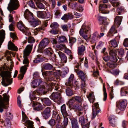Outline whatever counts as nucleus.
Wrapping results in <instances>:
<instances>
[{"instance_id":"obj_11","label":"nucleus","mask_w":128,"mask_h":128,"mask_svg":"<svg viewBox=\"0 0 128 128\" xmlns=\"http://www.w3.org/2000/svg\"><path fill=\"white\" fill-rule=\"evenodd\" d=\"M100 110L99 108V104L98 102L95 103L92 106V119L94 118L99 113Z\"/></svg>"},{"instance_id":"obj_2","label":"nucleus","mask_w":128,"mask_h":128,"mask_svg":"<svg viewBox=\"0 0 128 128\" xmlns=\"http://www.w3.org/2000/svg\"><path fill=\"white\" fill-rule=\"evenodd\" d=\"M3 98L0 95V112H2L3 111V108L6 109H7V107L5 106L8 104L9 97L8 95L5 93L3 94Z\"/></svg>"},{"instance_id":"obj_17","label":"nucleus","mask_w":128,"mask_h":128,"mask_svg":"<svg viewBox=\"0 0 128 128\" xmlns=\"http://www.w3.org/2000/svg\"><path fill=\"white\" fill-rule=\"evenodd\" d=\"M121 4L119 2L116 3V6H118L117 8L116 11L118 14L120 15L121 14H122L124 12H126V10L124 6H121Z\"/></svg>"},{"instance_id":"obj_41","label":"nucleus","mask_w":128,"mask_h":128,"mask_svg":"<svg viewBox=\"0 0 128 128\" xmlns=\"http://www.w3.org/2000/svg\"><path fill=\"white\" fill-rule=\"evenodd\" d=\"M73 108L78 111L83 110L82 106L80 105L74 104L73 106Z\"/></svg>"},{"instance_id":"obj_19","label":"nucleus","mask_w":128,"mask_h":128,"mask_svg":"<svg viewBox=\"0 0 128 128\" xmlns=\"http://www.w3.org/2000/svg\"><path fill=\"white\" fill-rule=\"evenodd\" d=\"M0 123L2 124H4V126L7 128L10 127V122L9 119L6 118L4 120H0Z\"/></svg>"},{"instance_id":"obj_13","label":"nucleus","mask_w":128,"mask_h":128,"mask_svg":"<svg viewBox=\"0 0 128 128\" xmlns=\"http://www.w3.org/2000/svg\"><path fill=\"white\" fill-rule=\"evenodd\" d=\"M51 108L50 107L46 108L42 113L43 118L45 119L48 118L50 116Z\"/></svg>"},{"instance_id":"obj_36","label":"nucleus","mask_w":128,"mask_h":128,"mask_svg":"<svg viewBox=\"0 0 128 128\" xmlns=\"http://www.w3.org/2000/svg\"><path fill=\"white\" fill-rule=\"evenodd\" d=\"M128 88L126 87H124L122 88L121 90V94L122 96H126V94L128 93Z\"/></svg>"},{"instance_id":"obj_28","label":"nucleus","mask_w":128,"mask_h":128,"mask_svg":"<svg viewBox=\"0 0 128 128\" xmlns=\"http://www.w3.org/2000/svg\"><path fill=\"white\" fill-rule=\"evenodd\" d=\"M54 79L53 77H51L50 76L49 78H46V80L48 81L47 82H43V84L44 86H46L45 88H46V86H50L51 83H52V82H50V81L53 80Z\"/></svg>"},{"instance_id":"obj_58","label":"nucleus","mask_w":128,"mask_h":128,"mask_svg":"<svg viewBox=\"0 0 128 128\" xmlns=\"http://www.w3.org/2000/svg\"><path fill=\"white\" fill-rule=\"evenodd\" d=\"M76 41V39L75 38H70L69 43L70 45L72 46Z\"/></svg>"},{"instance_id":"obj_4","label":"nucleus","mask_w":128,"mask_h":128,"mask_svg":"<svg viewBox=\"0 0 128 128\" xmlns=\"http://www.w3.org/2000/svg\"><path fill=\"white\" fill-rule=\"evenodd\" d=\"M19 7V4L17 0H10L8 4L7 9L10 13L14 14L15 12L13 11L16 10Z\"/></svg>"},{"instance_id":"obj_25","label":"nucleus","mask_w":128,"mask_h":128,"mask_svg":"<svg viewBox=\"0 0 128 128\" xmlns=\"http://www.w3.org/2000/svg\"><path fill=\"white\" fill-rule=\"evenodd\" d=\"M122 17L117 16L115 18L114 24H116L119 27L121 24V22L122 20Z\"/></svg>"},{"instance_id":"obj_34","label":"nucleus","mask_w":128,"mask_h":128,"mask_svg":"<svg viewBox=\"0 0 128 128\" xmlns=\"http://www.w3.org/2000/svg\"><path fill=\"white\" fill-rule=\"evenodd\" d=\"M45 28L43 26H41L37 28L34 30V32L35 35H36L38 34V32H42L44 30Z\"/></svg>"},{"instance_id":"obj_20","label":"nucleus","mask_w":128,"mask_h":128,"mask_svg":"<svg viewBox=\"0 0 128 128\" xmlns=\"http://www.w3.org/2000/svg\"><path fill=\"white\" fill-rule=\"evenodd\" d=\"M22 116L24 121L26 120V123L28 125L27 128H34L33 127L32 122L29 120H27V117L26 115L24 114Z\"/></svg>"},{"instance_id":"obj_49","label":"nucleus","mask_w":128,"mask_h":128,"mask_svg":"<svg viewBox=\"0 0 128 128\" xmlns=\"http://www.w3.org/2000/svg\"><path fill=\"white\" fill-rule=\"evenodd\" d=\"M115 62H109L107 63L108 65L109 66L110 68H114L116 67L117 64Z\"/></svg>"},{"instance_id":"obj_54","label":"nucleus","mask_w":128,"mask_h":128,"mask_svg":"<svg viewBox=\"0 0 128 128\" xmlns=\"http://www.w3.org/2000/svg\"><path fill=\"white\" fill-rule=\"evenodd\" d=\"M117 31L116 30L115 26L114 25L112 26L109 31V32L110 34H115L117 32Z\"/></svg>"},{"instance_id":"obj_43","label":"nucleus","mask_w":128,"mask_h":128,"mask_svg":"<svg viewBox=\"0 0 128 128\" xmlns=\"http://www.w3.org/2000/svg\"><path fill=\"white\" fill-rule=\"evenodd\" d=\"M28 66V65H25L22 66L20 69V72L22 74H25L27 69V67Z\"/></svg>"},{"instance_id":"obj_3","label":"nucleus","mask_w":128,"mask_h":128,"mask_svg":"<svg viewBox=\"0 0 128 128\" xmlns=\"http://www.w3.org/2000/svg\"><path fill=\"white\" fill-rule=\"evenodd\" d=\"M51 88H54V90H58L59 88V85L58 84L56 83H51L50 86H46V88H44L42 86H40L39 88V91L43 93L44 94H46L49 91V89Z\"/></svg>"},{"instance_id":"obj_42","label":"nucleus","mask_w":128,"mask_h":128,"mask_svg":"<svg viewBox=\"0 0 128 128\" xmlns=\"http://www.w3.org/2000/svg\"><path fill=\"white\" fill-rule=\"evenodd\" d=\"M67 40L66 38L64 36H60L59 37L58 41L60 42H66Z\"/></svg>"},{"instance_id":"obj_29","label":"nucleus","mask_w":128,"mask_h":128,"mask_svg":"<svg viewBox=\"0 0 128 128\" xmlns=\"http://www.w3.org/2000/svg\"><path fill=\"white\" fill-rule=\"evenodd\" d=\"M110 123L112 126H114L115 125V120L114 116V115H110L109 118Z\"/></svg>"},{"instance_id":"obj_53","label":"nucleus","mask_w":128,"mask_h":128,"mask_svg":"<svg viewBox=\"0 0 128 128\" xmlns=\"http://www.w3.org/2000/svg\"><path fill=\"white\" fill-rule=\"evenodd\" d=\"M92 38L94 40H96L99 38L98 34L97 32H95L92 34Z\"/></svg>"},{"instance_id":"obj_1","label":"nucleus","mask_w":128,"mask_h":128,"mask_svg":"<svg viewBox=\"0 0 128 128\" xmlns=\"http://www.w3.org/2000/svg\"><path fill=\"white\" fill-rule=\"evenodd\" d=\"M11 72L9 71H3L0 73V76L3 80L2 82V85L5 86L10 84L12 82V79H10Z\"/></svg>"},{"instance_id":"obj_30","label":"nucleus","mask_w":128,"mask_h":128,"mask_svg":"<svg viewBox=\"0 0 128 128\" xmlns=\"http://www.w3.org/2000/svg\"><path fill=\"white\" fill-rule=\"evenodd\" d=\"M44 52L46 54L50 56V59H52L51 56L53 54V51L50 48H47L44 50Z\"/></svg>"},{"instance_id":"obj_35","label":"nucleus","mask_w":128,"mask_h":128,"mask_svg":"<svg viewBox=\"0 0 128 128\" xmlns=\"http://www.w3.org/2000/svg\"><path fill=\"white\" fill-rule=\"evenodd\" d=\"M87 98H88V100L90 102H93L95 100V98L94 94L91 93H90Z\"/></svg>"},{"instance_id":"obj_44","label":"nucleus","mask_w":128,"mask_h":128,"mask_svg":"<svg viewBox=\"0 0 128 128\" xmlns=\"http://www.w3.org/2000/svg\"><path fill=\"white\" fill-rule=\"evenodd\" d=\"M105 85L104 84L103 85V90L104 91V98L103 100L105 101L107 98V94L106 92V90L105 87Z\"/></svg>"},{"instance_id":"obj_37","label":"nucleus","mask_w":128,"mask_h":128,"mask_svg":"<svg viewBox=\"0 0 128 128\" xmlns=\"http://www.w3.org/2000/svg\"><path fill=\"white\" fill-rule=\"evenodd\" d=\"M43 60V59L42 56L40 55H38L37 56L35 60H34V62L35 63H38L42 62Z\"/></svg>"},{"instance_id":"obj_64","label":"nucleus","mask_w":128,"mask_h":128,"mask_svg":"<svg viewBox=\"0 0 128 128\" xmlns=\"http://www.w3.org/2000/svg\"><path fill=\"white\" fill-rule=\"evenodd\" d=\"M103 18H104L102 17L99 16L98 18L99 21L102 22V24L104 25L107 24V23L106 22V23L104 21Z\"/></svg>"},{"instance_id":"obj_48","label":"nucleus","mask_w":128,"mask_h":128,"mask_svg":"<svg viewBox=\"0 0 128 128\" xmlns=\"http://www.w3.org/2000/svg\"><path fill=\"white\" fill-rule=\"evenodd\" d=\"M35 41V40L32 36H29L28 38V42L29 43H33Z\"/></svg>"},{"instance_id":"obj_62","label":"nucleus","mask_w":128,"mask_h":128,"mask_svg":"<svg viewBox=\"0 0 128 128\" xmlns=\"http://www.w3.org/2000/svg\"><path fill=\"white\" fill-rule=\"evenodd\" d=\"M119 72V70H112L111 71V73L114 76L118 75Z\"/></svg>"},{"instance_id":"obj_46","label":"nucleus","mask_w":128,"mask_h":128,"mask_svg":"<svg viewBox=\"0 0 128 128\" xmlns=\"http://www.w3.org/2000/svg\"><path fill=\"white\" fill-rule=\"evenodd\" d=\"M86 121V120L83 116H81L79 118V122L81 123V125L84 124Z\"/></svg>"},{"instance_id":"obj_18","label":"nucleus","mask_w":128,"mask_h":128,"mask_svg":"<svg viewBox=\"0 0 128 128\" xmlns=\"http://www.w3.org/2000/svg\"><path fill=\"white\" fill-rule=\"evenodd\" d=\"M118 103H119L120 110H123L126 108L127 104V101L126 100H120L118 103L117 102L116 104Z\"/></svg>"},{"instance_id":"obj_16","label":"nucleus","mask_w":128,"mask_h":128,"mask_svg":"<svg viewBox=\"0 0 128 128\" xmlns=\"http://www.w3.org/2000/svg\"><path fill=\"white\" fill-rule=\"evenodd\" d=\"M50 97L52 100H55V101L57 100H60L61 99L60 93L58 92L52 93Z\"/></svg>"},{"instance_id":"obj_21","label":"nucleus","mask_w":128,"mask_h":128,"mask_svg":"<svg viewBox=\"0 0 128 128\" xmlns=\"http://www.w3.org/2000/svg\"><path fill=\"white\" fill-rule=\"evenodd\" d=\"M107 8V6L105 4H100L99 7V10L100 12L104 14L108 13V12L105 10Z\"/></svg>"},{"instance_id":"obj_33","label":"nucleus","mask_w":128,"mask_h":128,"mask_svg":"<svg viewBox=\"0 0 128 128\" xmlns=\"http://www.w3.org/2000/svg\"><path fill=\"white\" fill-rule=\"evenodd\" d=\"M72 126V128H79L77 120L75 119L71 120Z\"/></svg>"},{"instance_id":"obj_9","label":"nucleus","mask_w":128,"mask_h":128,"mask_svg":"<svg viewBox=\"0 0 128 128\" xmlns=\"http://www.w3.org/2000/svg\"><path fill=\"white\" fill-rule=\"evenodd\" d=\"M78 66H76V68L77 69L75 68V71L77 73L79 78L82 82H85L86 80L87 76L86 74L82 70H78Z\"/></svg>"},{"instance_id":"obj_56","label":"nucleus","mask_w":128,"mask_h":128,"mask_svg":"<svg viewBox=\"0 0 128 128\" xmlns=\"http://www.w3.org/2000/svg\"><path fill=\"white\" fill-rule=\"evenodd\" d=\"M54 74L55 76H60L62 75L61 72L60 70H54Z\"/></svg>"},{"instance_id":"obj_55","label":"nucleus","mask_w":128,"mask_h":128,"mask_svg":"<svg viewBox=\"0 0 128 128\" xmlns=\"http://www.w3.org/2000/svg\"><path fill=\"white\" fill-rule=\"evenodd\" d=\"M74 99V97H72V98L70 99L68 102V106L70 107H71L72 105L75 102Z\"/></svg>"},{"instance_id":"obj_14","label":"nucleus","mask_w":128,"mask_h":128,"mask_svg":"<svg viewBox=\"0 0 128 128\" xmlns=\"http://www.w3.org/2000/svg\"><path fill=\"white\" fill-rule=\"evenodd\" d=\"M24 16L25 18L28 22H31L33 20L34 18L33 14L28 9H26L24 13Z\"/></svg>"},{"instance_id":"obj_8","label":"nucleus","mask_w":128,"mask_h":128,"mask_svg":"<svg viewBox=\"0 0 128 128\" xmlns=\"http://www.w3.org/2000/svg\"><path fill=\"white\" fill-rule=\"evenodd\" d=\"M37 16L39 18H48L51 16L50 13L49 12H46L45 11H38L37 12Z\"/></svg>"},{"instance_id":"obj_31","label":"nucleus","mask_w":128,"mask_h":128,"mask_svg":"<svg viewBox=\"0 0 128 128\" xmlns=\"http://www.w3.org/2000/svg\"><path fill=\"white\" fill-rule=\"evenodd\" d=\"M42 102L47 106H50L52 104V102L48 98H44L42 100Z\"/></svg>"},{"instance_id":"obj_61","label":"nucleus","mask_w":128,"mask_h":128,"mask_svg":"<svg viewBox=\"0 0 128 128\" xmlns=\"http://www.w3.org/2000/svg\"><path fill=\"white\" fill-rule=\"evenodd\" d=\"M55 120L52 119H50L48 122V124L51 126H54L55 125Z\"/></svg>"},{"instance_id":"obj_45","label":"nucleus","mask_w":128,"mask_h":128,"mask_svg":"<svg viewBox=\"0 0 128 128\" xmlns=\"http://www.w3.org/2000/svg\"><path fill=\"white\" fill-rule=\"evenodd\" d=\"M59 25L58 23L56 22H53L51 23L50 27L52 29H56L58 27Z\"/></svg>"},{"instance_id":"obj_6","label":"nucleus","mask_w":128,"mask_h":128,"mask_svg":"<svg viewBox=\"0 0 128 128\" xmlns=\"http://www.w3.org/2000/svg\"><path fill=\"white\" fill-rule=\"evenodd\" d=\"M17 26L18 28L26 35L29 36L31 34L28 28L25 27L22 21H20L18 22Z\"/></svg>"},{"instance_id":"obj_38","label":"nucleus","mask_w":128,"mask_h":128,"mask_svg":"<svg viewBox=\"0 0 128 128\" xmlns=\"http://www.w3.org/2000/svg\"><path fill=\"white\" fill-rule=\"evenodd\" d=\"M66 95L68 96H71L73 94L72 90L68 87H67L66 89Z\"/></svg>"},{"instance_id":"obj_39","label":"nucleus","mask_w":128,"mask_h":128,"mask_svg":"<svg viewBox=\"0 0 128 128\" xmlns=\"http://www.w3.org/2000/svg\"><path fill=\"white\" fill-rule=\"evenodd\" d=\"M52 117L54 118L56 120V122L59 123L61 122V119L60 116L57 114H54L52 116Z\"/></svg>"},{"instance_id":"obj_60","label":"nucleus","mask_w":128,"mask_h":128,"mask_svg":"<svg viewBox=\"0 0 128 128\" xmlns=\"http://www.w3.org/2000/svg\"><path fill=\"white\" fill-rule=\"evenodd\" d=\"M64 120L63 122V124L64 125V128L66 127L68 124V118H67L64 117Z\"/></svg>"},{"instance_id":"obj_7","label":"nucleus","mask_w":128,"mask_h":128,"mask_svg":"<svg viewBox=\"0 0 128 128\" xmlns=\"http://www.w3.org/2000/svg\"><path fill=\"white\" fill-rule=\"evenodd\" d=\"M41 84H42V83L41 80L40 79H35L33 80L32 82H31V85L32 86L33 88H36L38 86L37 90H38L39 91V90L40 86H42L44 87V88H45V86L44 85H40Z\"/></svg>"},{"instance_id":"obj_59","label":"nucleus","mask_w":128,"mask_h":128,"mask_svg":"<svg viewBox=\"0 0 128 128\" xmlns=\"http://www.w3.org/2000/svg\"><path fill=\"white\" fill-rule=\"evenodd\" d=\"M124 84V82L118 79L116 80L114 82V84L116 85H122Z\"/></svg>"},{"instance_id":"obj_23","label":"nucleus","mask_w":128,"mask_h":128,"mask_svg":"<svg viewBox=\"0 0 128 128\" xmlns=\"http://www.w3.org/2000/svg\"><path fill=\"white\" fill-rule=\"evenodd\" d=\"M58 53L60 58L62 62H63L66 63V62L67 58L64 54L60 51L58 52Z\"/></svg>"},{"instance_id":"obj_32","label":"nucleus","mask_w":128,"mask_h":128,"mask_svg":"<svg viewBox=\"0 0 128 128\" xmlns=\"http://www.w3.org/2000/svg\"><path fill=\"white\" fill-rule=\"evenodd\" d=\"M43 106L40 103H38L36 104L33 108L34 110L38 111L42 110L44 108Z\"/></svg>"},{"instance_id":"obj_63","label":"nucleus","mask_w":128,"mask_h":128,"mask_svg":"<svg viewBox=\"0 0 128 128\" xmlns=\"http://www.w3.org/2000/svg\"><path fill=\"white\" fill-rule=\"evenodd\" d=\"M30 53V51H28L25 48L24 52V56L26 57L27 56H28Z\"/></svg>"},{"instance_id":"obj_57","label":"nucleus","mask_w":128,"mask_h":128,"mask_svg":"<svg viewBox=\"0 0 128 128\" xmlns=\"http://www.w3.org/2000/svg\"><path fill=\"white\" fill-rule=\"evenodd\" d=\"M42 74L43 76L44 75L45 76H50L54 74V72L53 71L48 72L46 71L43 72Z\"/></svg>"},{"instance_id":"obj_15","label":"nucleus","mask_w":128,"mask_h":128,"mask_svg":"<svg viewBox=\"0 0 128 128\" xmlns=\"http://www.w3.org/2000/svg\"><path fill=\"white\" fill-rule=\"evenodd\" d=\"M120 38V36H117L114 39L110 42V46L113 48H115L118 46V43L119 42Z\"/></svg>"},{"instance_id":"obj_12","label":"nucleus","mask_w":128,"mask_h":128,"mask_svg":"<svg viewBox=\"0 0 128 128\" xmlns=\"http://www.w3.org/2000/svg\"><path fill=\"white\" fill-rule=\"evenodd\" d=\"M110 60V61L116 62H117V53L114 50H110L109 52Z\"/></svg>"},{"instance_id":"obj_5","label":"nucleus","mask_w":128,"mask_h":128,"mask_svg":"<svg viewBox=\"0 0 128 128\" xmlns=\"http://www.w3.org/2000/svg\"><path fill=\"white\" fill-rule=\"evenodd\" d=\"M90 26H86L82 25L79 31L80 35L86 41L89 39L87 34L88 32L90 30Z\"/></svg>"},{"instance_id":"obj_10","label":"nucleus","mask_w":128,"mask_h":128,"mask_svg":"<svg viewBox=\"0 0 128 128\" xmlns=\"http://www.w3.org/2000/svg\"><path fill=\"white\" fill-rule=\"evenodd\" d=\"M49 42V40L48 38H45L43 39L39 44V49L40 50L43 49L48 45Z\"/></svg>"},{"instance_id":"obj_47","label":"nucleus","mask_w":128,"mask_h":128,"mask_svg":"<svg viewBox=\"0 0 128 128\" xmlns=\"http://www.w3.org/2000/svg\"><path fill=\"white\" fill-rule=\"evenodd\" d=\"M49 32L55 35L58 34L60 32V31L58 29H52Z\"/></svg>"},{"instance_id":"obj_40","label":"nucleus","mask_w":128,"mask_h":128,"mask_svg":"<svg viewBox=\"0 0 128 128\" xmlns=\"http://www.w3.org/2000/svg\"><path fill=\"white\" fill-rule=\"evenodd\" d=\"M43 68L46 70H50L52 68L53 66L50 64H46L43 65Z\"/></svg>"},{"instance_id":"obj_27","label":"nucleus","mask_w":128,"mask_h":128,"mask_svg":"<svg viewBox=\"0 0 128 128\" xmlns=\"http://www.w3.org/2000/svg\"><path fill=\"white\" fill-rule=\"evenodd\" d=\"M61 111L64 117L66 116L68 114L66 110V105L64 104L60 108Z\"/></svg>"},{"instance_id":"obj_50","label":"nucleus","mask_w":128,"mask_h":128,"mask_svg":"<svg viewBox=\"0 0 128 128\" xmlns=\"http://www.w3.org/2000/svg\"><path fill=\"white\" fill-rule=\"evenodd\" d=\"M74 100L79 102H81L83 100L82 97L79 96H76L74 97Z\"/></svg>"},{"instance_id":"obj_51","label":"nucleus","mask_w":128,"mask_h":128,"mask_svg":"<svg viewBox=\"0 0 128 128\" xmlns=\"http://www.w3.org/2000/svg\"><path fill=\"white\" fill-rule=\"evenodd\" d=\"M78 3L76 2L71 3L70 5V8L72 9L76 10L77 8Z\"/></svg>"},{"instance_id":"obj_26","label":"nucleus","mask_w":128,"mask_h":128,"mask_svg":"<svg viewBox=\"0 0 128 128\" xmlns=\"http://www.w3.org/2000/svg\"><path fill=\"white\" fill-rule=\"evenodd\" d=\"M8 48L9 50H18L17 47L11 42H8Z\"/></svg>"},{"instance_id":"obj_24","label":"nucleus","mask_w":128,"mask_h":128,"mask_svg":"<svg viewBox=\"0 0 128 128\" xmlns=\"http://www.w3.org/2000/svg\"><path fill=\"white\" fill-rule=\"evenodd\" d=\"M85 50V47L84 46L82 45L78 48V54L80 56L83 55L84 54V51Z\"/></svg>"},{"instance_id":"obj_22","label":"nucleus","mask_w":128,"mask_h":128,"mask_svg":"<svg viewBox=\"0 0 128 128\" xmlns=\"http://www.w3.org/2000/svg\"><path fill=\"white\" fill-rule=\"evenodd\" d=\"M30 25L33 27L40 24L41 23L40 20L38 19H34L32 21L29 22Z\"/></svg>"},{"instance_id":"obj_52","label":"nucleus","mask_w":128,"mask_h":128,"mask_svg":"<svg viewBox=\"0 0 128 128\" xmlns=\"http://www.w3.org/2000/svg\"><path fill=\"white\" fill-rule=\"evenodd\" d=\"M9 30L11 31H14V22H13L9 26Z\"/></svg>"}]
</instances>
